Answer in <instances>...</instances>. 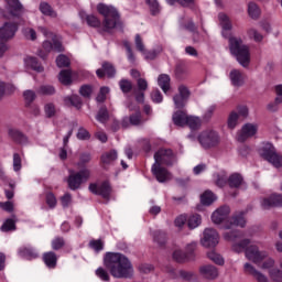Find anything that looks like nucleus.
<instances>
[{"instance_id": "f257e3e1", "label": "nucleus", "mask_w": 282, "mask_h": 282, "mask_svg": "<svg viewBox=\"0 0 282 282\" xmlns=\"http://www.w3.org/2000/svg\"><path fill=\"white\" fill-rule=\"evenodd\" d=\"M104 265L115 279H131L133 276V264L122 253L107 252L104 257Z\"/></svg>"}, {"instance_id": "f03ea898", "label": "nucleus", "mask_w": 282, "mask_h": 282, "mask_svg": "<svg viewBox=\"0 0 282 282\" xmlns=\"http://www.w3.org/2000/svg\"><path fill=\"white\" fill-rule=\"evenodd\" d=\"M97 12L104 17L102 29L98 30L99 34H102V32L111 34V30H123L120 13H118L115 7L99 3L97 6Z\"/></svg>"}, {"instance_id": "7ed1b4c3", "label": "nucleus", "mask_w": 282, "mask_h": 282, "mask_svg": "<svg viewBox=\"0 0 282 282\" xmlns=\"http://www.w3.org/2000/svg\"><path fill=\"white\" fill-rule=\"evenodd\" d=\"M229 50L242 67H248L250 65V48L243 44L241 39L230 36Z\"/></svg>"}, {"instance_id": "20e7f679", "label": "nucleus", "mask_w": 282, "mask_h": 282, "mask_svg": "<svg viewBox=\"0 0 282 282\" xmlns=\"http://www.w3.org/2000/svg\"><path fill=\"white\" fill-rule=\"evenodd\" d=\"M258 153L262 160H265L269 162V164H272L275 169H281L282 166V154H279L276 152V148H274V144L270 142L262 143V147L259 148Z\"/></svg>"}, {"instance_id": "39448f33", "label": "nucleus", "mask_w": 282, "mask_h": 282, "mask_svg": "<svg viewBox=\"0 0 282 282\" xmlns=\"http://www.w3.org/2000/svg\"><path fill=\"white\" fill-rule=\"evenodd\" d=\"M89 175H91V172L88 169L72 172L67 178L68 188L70 191H78V188H80V186H83V184L89 180Z\"/></svg>"}, {"instance_id": "423d86ee", "label": "nucleus", "mask_w": 282, "mask_h": 282, "mask_svg": "<svg viewBox=\"0 0 282 282\" xmlns=\"http://www.w3.org/2000/svg\"><path fill=\"white\" fill-rule=\"evenodd\" d=\"M198 142L203 149H215V147H218L220 142L219 133L215 130L203 131L198 135Z\"/></svg>"}, {"instance_id": "0eeeda50", "label": "nucleus", "mask_w": 282, "mask_h": 282, "mask_svg": "<svg viewBox=\"0 0 282 282\" xmlns=\"http://www.w3.org/2000/svg\"><path fill=\"white\" fill-rule=\"evenodd\" d=\"M177 162V156L171 149H160L154 153V164L159 166H173Z\"/></svg>"}, {"instance_id": "6e6552de", "label": "nucleus", "mask_w": 282, "mask_h": 282, "mask_svg": "<svg viewBox=\"0 0 282 282\" xmlns=\"http://www.w3.org/2000/svg\"><path fill=\"white\" fill-rule=\"evenodd\" d=\"M88 188L93 195H99L102 197V199H106L107 203H109L111 199L113 188L111 187V183H109V181H104L100 185L90 183Z\"/></svg>"}, {"instance_id": "1a4fd4ad", "label": "nucleus", "mask_w": 282, "mask_h": 282, "mask_svg": "<svg viewBox=\"0 0 282 282\" xmlns=\"http://www.w3.org/2000/svg\"><path fill=\"white\" fill-rule=\"evenodd\" d=\"M17 32H19V23L4 22L0 28V41H10L14 39Z\"/></svg>"}, {"instance_id": "9d476101", "label": "nucleus", "mask_w": 282, "mask_h": 282, "mask_svg": "<svg viewBox=\"0 0 282 282\" xmlns=\"http://www.w3.org/2000/svg\"><path fill=\"white\" fill-rule=\"evenodd\" d=\"M200 243L204 248H215L219 243V234L213 228L205 229Z\"/></svg>"}, {"instance_id": "9b49d317", "label": "nucleus", "mask_w": 282, "mask_h": 282, "mask_svg": "<svg viewBox=\"0 0 282 282\" xmlns=\"http://www.w3.org/2000/svg\"><path fill=\"white\" fill-rule=\"evenodd\" d=\"M246 257L249 261H253V263H261V261L268 259V253L259 251V247L251 245L246 249Z\"/></svg>"}, {"instance_id": "f8f14e48", "label": "nucleus", "mask_w": 282, "mask_h": 282, "mask_svg": "<svg viewBox=\"0 0 282 282\" xmlns=\"http://www.w3.org/2000/svg\"><path fill=\"white\" fill-rule=\"evenodd\" d=\"M7 6V10L11 17H15L17 19H21L23 14L25 13V8H23V4L19 0H4Z\"/></svg>"}, {"instance_id": "ddd939ff", "label": "nucleus", "mask_w": 282, "mask_h": 282, "mask_svg": "<svg viewBox=\"0 0 282 282\" xmlns=\"http://www.w3.org/2000/svg\"><path fill=\"white\" fill-rule=\"evenodd\" d=\"M257 131H259V128L254 123H246L242 126L240 132L238 133V142H246L248 138H253V135H257Z\"/></svg>"}, {"instance_id": "4468645a", "label": "nucleus", "mask_w": 282, "mask_h": 282, "mask_svg": "<svg viewBox=\"0 0 282 282\" xmlns=\"http://www.w3.org/2000/svg\"><path fill=\"white\" fill-rule=\"evenodd\" d=\"M261 206L263 210H270V208H281L282 194H272L271 196L263 198Z\"/></svg>"}, {"instance_id": "2eb2a0df", "label": "nucleus", "mask_w": 282, "mask_h": 282, "mask_svg": "<svg viewBox=\"0 0 282 282\" xmlns=\"http://www.w3.org/2000/svg\"><path fill=\"white\" fill-rule=\"evenodd\" d=\"M8 135L10 140H12L15 144H20L22 147L25 144H30V138H28L26 134L19 129L10 128L8 130Z\"/></svg>"}, {"instance_id": "dca6fc26", "label": "nucleus", "mask_w": 282, "mask_h": 282, "mask_svg": "<svg viewBox=\"0 0 282 282\" xmlns=\"http://www.w3.org/2000/svg\"><path fill=\"white\" fill-rule=\"evenodd\" d=\"M229 215H230V207L228 205H224L217 208L212 214V221L213 224H216V225L224 224V221L228 219Z\"/></svg>"}, {"instance_id": "f3484780", "label": "nucleus", "mask_w": 282, "mask_h": 282, "mask_svg": "<svg viewBox=\"0 0 282 282\" xmlns=\"http://www.w3.org/2000/svg\"><path fill=\"white\" fill-rule=\"evenodd\" d=\"M152 174L154 175L155 180H158L161 184H164V182H169L171 180V173L165 167H162V165L154 163L152 165Z\"/></svg>"}, {"instance_id": "a211bd4d", "label": "nucleus", "mask_w": 282, "mask_h": 282, "mask_svg": "<svg viewBox=\"0 0 282 282\" xmlns=\"http://www.w3.org/2000/svg\"><path fill=\"white\" fill-rule=\"evenodd\" d=\"M96 75L99 78H105V76H107V78H116V67L109 62H104L101 68L96 70Z\"/></svg>"}, {"instance_id": "6ab92c4d", "label": "nucleus", "mask_w": 282, "mask_h": 282, "mask_svg": "<svg viewBox=\"0 0 282 282\" xmlns=\"http://www.w3.org/2000/svg\"><path fill=\"white\" fill-rule=\"evenodd\" d=\"M174 76L176 80H186L188 78V65L185 61H177L174 67Z\"/></svg>"}, {"instance_id": "aec40b11", "label": "nucleus", "mask_w": 282, "mask_h": 282, "mask_svg": "<svg viewBox=\"0 0 282 282\" xmlns=\"http://www.w3.org/2000/svg\"><path fill=\"white\" fill-rule=\"evenodd\" d=\"M199 274L203 279H207L208 281H215L217 276H219V271L213 264H206L199 268Z\"/></svg>"}, {"instance_id": "412c9836", "label": "nucleus", "mask_w": 282, "mask_h": 282, "mask_svg": "<svg viewBox=\"0 0 282 282\" xmlns=\"http://www.w3.org/2000/svg\"><path fill=\"white\" fill-rule=\"evenodd\" d=\"M79 17L82 21H85L87 23L88 28H100V25H102L100 19H98V17H96L95 14H87V12L80 11Z\"/></svg>"}, {"instance_id": "4be33fe9", "label": "nucleus", "mask_w": 282, "mask_h": 282, "mask_svg": "<svg viewBox=\"0 0 282 282\" xmlns=\"http://www.w3.org/2000/svg\"><path fill=\"white\" fill-rule=\"evenodd\" d=\"M116 160H118V151L110 150L108 152H105L104 154H101V158H100L102 169H107V166L115 163Z\"/></svg>"}, {"instance_id": "5701e85b", "label": "nucleus", "mask_w": 282, "mask_h": 282, "mask_svg": "<svg viewBox=\"0 0 282 282\" xmlns=\"http://www.w3.org/2000/svg\"><path fill=\"white\" fill-rule=\"evenodd\" d=\"M42 259L50 270H54L58 264V256L54 251L44 252Z\"/></svg>"}, {"instance_id": "b1692460", "label": "nucleus", "mask_w": 282, "mask_h": 282, "mask_svg": "<svg viewBox=\"0 0 282 282\" xmlns=\"http://www.w3.org/2000/svg\"><path fill=\"white\" fill-rule=\"evenodd\" d=\"M218 21L219 25L223 28V36L228 39V34H226V32H230V30H232V22H230V18H228V14L221 12L218 14Z\"/></svg>"}, {"instance_id": "393cba45", "label": "nucleus", "mask_w": 282, "mask_h": 282, "mask_svg": "<svg viewBox=\"0 0 282 282\" xmlns=\"http://www.w3.org/2000/svg\"><path fill=\"white\" fill-rule=\"evenodd\" d=\"M65 107H75V109H83V98L78 95H70L64 97Z\"/></svg>"}, {"instance_id": "a878e982", "label": "nucleus", "mask_w": 282, "mask_h": 282, "mask_svg": "<svg viewBox=\"0 0 282 282\" xmlns=\"http://www.w3.org/2000/svg\"><path fill=\"white\" fill-rule=\"evenodd\" d=\"M243 268L245 272L247 274H251V276H254V279H257L258 282H268V278L263 273L256 270L252 264L247 262L245 263Z\"/></svg>"}, {"instance_id": "bb28decb", "label": "nucleus", "mask_w": 282, "mask_h": 282, "mask_svg": "<svg viewBox=\"0 0 282 282\" xmlns=\"http://www.w3.org/2000/svg\"><path fill=\"white\" fill-rule=\"evenodd\" d=\"M172 120L176 127H186L188 115L184 110H177L173 113Z\"/></svg>"}, {"instance_id": "cd10ccee", "label": "nucleus", "mask_w": 282, "mask_h": 282, "mask_svg": "<svg viewBox=\"0 0 282 282\" xmlns=\"http://www.w3.org/2000/svg\"><path fill=\"white\" fill-rule=\"evenodd\" d=\"M230 188H241L246 181H243V176L240 173L231 174L227 180Z\"/></svg>"}, {"instance_id": "c85d7f7f", "label": "nucleus", "mask_w": 282, "mask_h": 282, "mask_svg": "<svg viewBox=\"0 0 282 282\" xmlns=\"http://www.w3.org/2000/svg\"><path fill=\"white\" fill-rule=\"evenodd\" d=\"M246 213L248 212H238L232 215L230 218V226H239V228H246Z\"/></svg>"}, {"instance_id": "c756f323", "label": "nucleus", "mask_w": 282, "mask_h": 282, "mask_svg": "<svg viewBox=\"0 0 282 282\" xmlns=\"http://www.w3.org/2000/svg\"><path fill=\"white\" fill-rule=\"evenodd\" d=\"M229 78L231 80V85L234 87H242L243 85V75L238 69H232L229 74Z\"/></svg>"}, {"instance_id": "7c9ffc66", "label": "nucleus", "mask_w": 282, "mask_h": 282, "mask_svg": "<svg viewBox=\"0 0 282 282\" xmlns=\"http://www.w3.org/2000/svg\"><path fill=\"white\" fill-rule=\"evenodd\" d=\"M158 85L161 87L162 91L169 94V90L171 89V76L161 74L158 78Z\"/></svg>"}, {"instance_id": "2f4dec72", "label": "nucleus", "mask_w": 282, "mask_h": 282, "mask_svg": "<svg viewBox=\"0 0 282 282\" xmlns=\"http://www.w3.org/2000/svg\"><path fill=\"white\" fill-rule=\"evenodd\" d=\"M217 200V196L215 195V193H213L212 191H205L202 195H200V203L203 204V206H210L213 205L215 202Z\"/></svg>"}, {"instance_id": "473e14b6", "label": "nucleus", "mask_w": 282, "mask_h": 282, "mask_svg": "<svg viewBox=\"0 0 282 282\" xmlns=\"http://www.w3.org/2000/svg\"><path fill=\"white\" fill-rule=\"evenodd\" d=\"M58 80L62 85L69 87L74 80L72 79V70L70 69H62L58 74Z\"/></svg>"}, {"instance_id": "72a5a7b5", "label": "nucleus", "mask_w": 282, "mask_h": 282, "mask_svg": "<svg viewBox=\"0 0 282 282\" xmlns=\"http://www.w3.org/2000/svg\"><path fill=\"white\" fill-rule=\"evenodd\" d=\"M39 10L42 12V14H44V17H51L52 19H56V17H58V13H56V11H54L52 6H50L47 2H41Z\"/></svg>"}, {"instance_id": "f704fd0d", "label": "nucleus", "mask_w": 282, "mask_h": 282, "mask_svg": "<svg viewBox=\"0 0 282 282\" xmlns=\"http://www.w3.org/2000/svg\"><path fill=\"white\" fill-rule=\"evenodd\" d=\"M198 226H202V216L199 214H193L187 218V227L189 230H195V228H198Z\"/></svg>"}, {"instance_id": "c9c22d12", "label": "nucleus", "mask_w": 282, "mask_h": 282, "mask_svg": "<svg viewBox=\"0 0 282 282\" xmlns=\"http://www.w3.org/2000/svg\"><path fill=\"white\" fill-rule=\"evenodd\" d=\"M250 239L246 238L242 239L240 242H236L232 245L231 249L234 250V252H237L238 254L243 252V250H248V248H250Z\"/></svg>"}, {"instance_id": "e433bc0d", "label": "nucleus", "mask_w": 282, "mask_h": 282, "mask_svg": "<svg viewBox=\"0 0 282 282\" xmlns=\"http://www.w3.org/2000/svg\"><path fill=\"white\" fill-rule=\"evenodd\" d=\"M147 6L150 9V14L152 17H158L160 12H162V7H160V2L158 0H145Z\"/></svg>"}, {"instance_id": "4c0bfd02", "label": "nucleus", "mask_w": 282, "mask_h": 282, "mask_svg": "<svg viewBox=\"0 0 282 282\" xmlns=\"http://www.w3.org/2000/svg\"><path fill=\"white\" fill-rule=\"evenodd\" d=\"M152 237H153V241H154L155 243H158L160 247L166 245V239H167V237H166L165 231L155 230V231H153Z\"/></svg>"}, {"instance_id": "58836bf2", "label": "nucleus", "mask_w": 282, "mask_h": 282, "mask_svg": "<svg viewBox=\"0 0 282 282\" xmlns=\"http://www.w3.org/2000/svg\"><path fill=\"white\" fill-rule=\"evenodd\" d=\"M248 14L251 19H259L261 14V9L254 2H249L248 4Z\"/></svg>"}, {"instance_id": "ea45409f", "label": "nucleus", "mask_w": 282, "mask_h": 282, "mask_svg": "<svg viewBox=\"0 0 282 282\" xmlns=\"http://www.w3.org/2000/svg\"><path fill=\"white\" fill-rule=\"evenodd\" d=\"M186 126L189 127V129H192V131H197V129H199V127H202V121L197 117L188 116Z\"/></svg>"}, {"instance_id": "a19ab883", "label": "nucleus", "mask_w": 282, "mask_h": 282, "mask_svg": "<svg viewBox=\"0 0 282 282\" xmlns=\"http://www.w3.org/2000/svg\"><path fill=\"white\" fill-rule=\"evenodd\" d=\"M239 122V113L237 111H231L227 119L228 129H235Z\"/></svg>"}, {"instance_id": "79ce46f5", "label": "nucleus", "mask_w": 282, "mask_h": 282, "mask_svg": "<svg viewBox=\"0 0 282 282\" xmlns=\"http://www.w3.org/2000/svg\"><path fill=\"white\" fill-rule=\"evenodd\" d=\"M37 94H41V96H54V94H56V88L52 85H42L40 86Z\"/></svg>"}, {"instance_id": "37998d69", "label": "nucleus", "mask_w": 282, "mask_h": 282, "mask_svg": "<svg viewBox=\"0 0 282 282\" xmlns=\"http://www.w3.org/2000/svg\"><path fill=\"white\" fill-rule=\"evenodd\" d=\"M26 65L31 67L34 72H43V66L39 63V59L36 57H29L26 58Z\"/></svg>"}, {"instance_id": "c03bdc74", "label": "nucleus", "mask_w": 282, "mask_h": 282, "mask_svg": "<svg viewBox=\"0 0 282 282\" xmlns=\"http://www.w3.org/2000/svg\"><path fill=\"white\" fill-rule=\"evenodd\" d=\"M129 118L132 127H140L142 124V112H140V109L135 110Z\"/></svg>"}, {"instance_id": "a18cd8bd", "label": "nucleus", "mask_w": 282, "mask_h": 282, "mask_svg": "<svg viewBox=\"0 0 282 282\" xmlns=\"http://www.w3.org/2000/svg\"><path fill=\"white\" fill-rule=\"evenodd\" d=\"M19 254L24 259H36V257H39V254L34 252V249H30V248L19 249Z\"/></svg>"}, {"instance_id": "49530a36", "label": "nucleus", "mask_w": 282, "mask_h": 282, "mask_svg": "<svg viewBox=\"0 0 282 282\" xmlns=\"http://www.w3.org/2000/svg\"><path fill=\"white\" fill-rule=\"evenodd\" d=\"M243 235L239 230H231L224 234L225 241H237V239H241Z\"/></svg>"}, {"instance_id": "de8ad7c7", "label": "nucleus", "mask_w": 282, "mask_h": 282, "mask_svg": "<svg viewBox=\"0 0 282 282\" xmlns=\"http://www.w3.org/2000/svg\"><path fill=\"white\" fill-rule=\"evenodd\" d=\"M119 87L122 94H131V91L133 90V84L129 79H121L119 82Z\"/></svg>"}, {"instance_id": "09e8293b", "label": "nucleus", "mask_w": 282, "mask_h": 282, "mask_svg": "<svg viewBox=\"0 0 282 282\" xmlns=\"http://www.w3.org/2000/svg\"><path fill=\"white\" fill-rule=\"evenodd\" d=\"M96 119L98 120V122L105 123L107 122V120H109V110L107 109L106 106H102L97 116Z\"/></svg>"}, {"instance_id": "8fccbe9b", "label": "nucleus", "mask_w": 282, "mask_h": 282, "mask_svg": "<svg viewBox=\"0 0 282 282\" xmlns=\"http://www.w3.org/2000/svg\"><path fill=\"white\" fill-rule=\"evenodd\" d=\"M173 259L176 261V263H186V261H191L186 256V252L182 250H175L173 252Z\"/></svg>"}, {"instance_id": "3c124183", "label": "nucleus", "mask_w": 282, "mask_h": 282, "mask_svg": "<svg viewBox=\"0 0 282 282\" xmlns=\"http://www.w3.org/2000/svg\"><path fill=\"white\" fill-rule=\"evenodd\" d=\"M0 230L2 232H10L12 230H17V223H14L12 218H8L1 226Z\"/></svg>"}, {"instance_id": "603ef678", "label": "nucleus", "mask_w": 282, "mask_h": 282, "mask_svg": "<svg viewBox=\"0 0 282 282\" xmlns=\"http://www.w3.org/2000/svg\"><path fill=\"white\" fill-rule=\"evenodd\" d=\"M178 276L183 280V281H187L191 282L193 281V279H196V274L194 271H187V270H178Z\"/></svg>"}, {"instance_id": "864d4df0", "label": "nucleus", "mask_w": 282, "mask_h": 282, "mask_svg": "<svg viewBox=\"0 0 282 282\" xmlns=\"http://www.w3.org/2000/svg\"><path fill=\"white\" fill-rule=\"evenodd\" d=\"M23 98L25 100V106L30 107L36 100V93L34 90H25L23 93Z\"/></svg>"}, {"instance_id": "5fc2aeb1", "label": "nucleus", "mask_w": 282, "mask_h": 282, "mask_svg": "<svg viewBox=\"0 0 282 282\" xmlns=\"http://www.w3.org/2000/svg\"><path fill=\"white\" fill-rule=\"evenodd\" d=\"M56 65L57 67H69V65H72V62L69 61V57H67L64 54H61L56 57Z\"/></svg>"}, {"instance_id": "6e6d98bb", "label": "nucleus", "mask_w": 282, "mask_h": 282, "mask_svg": "<svg viewBox=\"0 0 282 282\" xmlns=\"http://www.w3.org/2000/svg\"><path fill=\"white\" fill-rule=\"evenodd\" d=\"M207 257H208V259H210V261L216 263V265H224V258L221 257V254H219L215 251H209L207 253Z\"/></svg>"}, {"instance_id": "4d7b16f0", "label": "nucleus", "mask_w": 282, "mask_h": 282, "mask_svg": "<svg viewBox=\"0 0 282 282\" xmlns=\"http://www.w3.org/2000/svg\"><path fill=\"white\" fill-rule=\"evenodd\" d=\"M196 250H197V243L196 242H191L189 245H187L185 254L187 256V259L189 261H193V259H195V251Z\"/></svg>"}, {"instance_id": "13d9d810", "label": "nucleus", "mask_w": 282, "mask_h": 282, "mask_svg": "<svg viewBox=\"0 0 282 282\" xmlns=\"http://www.w3.org/2000/svg\"><path fill=\"white\" fill-rule=\"evenodd\" d=\"M187 100L188 99H186V97H182L181 95H175L173 97V101H174L176 109H184V107H186Z\"/></svg>"}, {"instance_id": "bf43d9fd", "label": "nucleus", "mask_w": 282, "mask_h": 282, "mask_svg": "<svg viewBox=\"0 0 282 282\" xmlns=\"http://www.w3.org/2000/svg\"><path fill=\"white\" fill-rule=\"evenodd\" d=\"M22 34L28 41H34L36 39V31L32 28L22 29Z\"/></svg>"}, {"instance_id": "052dcab7", "label": "nucleus", "mask_w": 282, "mask_h": 282, "mask_svg": "<svg viewBox=\"0 0 282 282\" xmlns=\"http://www.w3.org/2000/svg\"><path fill=\"white\" fill-rule=\"evenodd\" d=\"M94 93V88L91 85H83L79 88V94L83 96V98H91V94Z\"/></svg>"}, {"instance_id": "680f3d73", "label": "nucleus", "mask_w": 282, "mask_h": 282, "mask_svg": "<svg viewBox=\"0 0 282 282\" xmlns=\"http://www.w3.org/2000/svg\"><path fill=\"white\" fill-rule=\"evenodd\" d=\"M107 94H109V87L102 86L96 97L97 102H105L107 100Z\"/></svg>"}, {"instance_id": "e2e57ef3", "label": "nucleus", "mask_w": 282, "mask_h": 282, "mask_svg": "<svg viewBox=\"0 0 282 282\" xmlns=\"http://www.w3.org/2000/svg\"><path fill=\"white\" fill-rule=\"evenodd\" d=\"M89 248L95 250V252H100L101 250H104L105 243L100 239H98V240H90L89 241Z\"/></svg>"}, {"instance_id": "0e129e2a", "label": "nucleus", "mask_w": 282, "mask_h": 282, "mask_svg": "<svg viewBox=\"0 0 282 282\" xmlns=\"http://www.w3.org/2000/svg\"><path fill=\"white\" fill-rule=\"evenodd\" d=\"M52 248L54 250H61L62 248H65V238L64 237H56L52 240Z\"/></svg>"}, {"instance_id": "69168bd1", "label": "nucleus", "mask_w": 282, "mask_h": 282, "mask_svg": "<svg viewBox=\"0 0 282 282\" xmlns=\"http://www.w3.org/2000/svg\"><path fill=\"white\" fill-rule=\"evenodd\" d=\"M44 111L46 118H54V116H56V106H54V104H46L44 106Z\"/></svg>"}, {"instance_id": "338daca9", "label": "nucleus", "mask_w": 282, "mask_h": 282, "mask_svg": "<svg viewBox=\"0 0 282 282\" xmlns=\"http://www.w3.org/2000/svg\"><path fill=\"white\" fill-rule=\"evenodd\" d=\"M270 278L274 282H282V271L279 269H272L269 271Z\"/></svg>"}, {"instance_id": "774afa93", "label": "nucleus", "mask_w": 282, "mask_h": 282, "mask_svg": "<svg viewBox=\"0 0 282 282\" xmlns=\"http://www.w3.org/2000/svg\"><path fill=\"white\" fill-rule=\"evenodd\" d=\"M53 52H65V47L63 46V42H61L56 36L52 39Z\"/></svg>"}]
</instances>
